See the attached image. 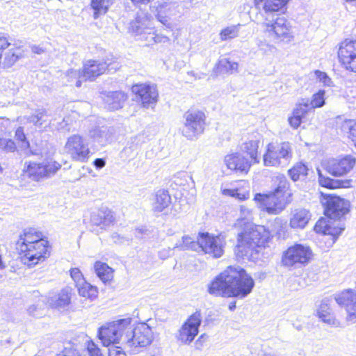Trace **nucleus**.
Returning a JSON list of instances; mask_svg holds the SVG:
<instances>
[{"label":"nucleus","mask_w":356,"mask_h":356,"mask_svg":"<svg viewBox=\"0 0 356 356\" xmlns=\"http://www.w3.org/2000/svg\"><path fill=\"white\" fill-rule=\"evenodd\" d=\"M289 0H254L257 7L262 6L266 14L282 10Z\"/></svg>","instance_id":"obj_30"},{"label":"nucleus","mask_w":356,"mask_h":356,"mask_svg":"<svg viewBox=\"0 0 356 356\" xmlns=\"http://www.w3.org/2000/svg\"><path fill=\"white\" fill-rule=\"evenodd\" d=\"M72 289L70 286L63 288L55 297L54 305L56 307H65L70 303Z\"/></svg>","instance_id":"obj_37"},{"label":"nucleus","mask_w":356,"mask_h":356,"mask_svg":"<svg viewBox=\"0 0 356 356\" xmlns=\"http://www.w3.org/2000/svg\"><path fill=\"white\" fill-rule=\"evenodd\" d=\"M342 95L348 102H353L356 98V86L353 85L346 86L342 90Z\"/></svg>","instance_id":"obj_49"},{"label":"nucleus","mask_w":356,"mask_h":356,"mask_svg":"<svg viewBox=\"0 0 356 356\" xmlns=\"http://www.w3.org/2000/svg\"><path fill=\"white\" fill-rule=\"evenodd\" d=\"M259 144V139H251L243 143L240 147L241 152L248 154L251 159V161L254 163L259 162L258 158Z\"/></svg>","instance_id":"obj_32"},{"label":"nucleus","mask_w":356,"mask_h":356,"mask_svg":"<svg viewBox=\"0 0 356 356\" xmlns=\"http://www.w3.org/2000/svg\"><path fill=\"white\" fill-rule=\"evenodd\" d=\"M241 24L228 26L222 29L220 33L221 40H227L236 38L238 35Z\"/></svg>","instance_id":"obj_45"},{"label":"nucleus","mask_w":356,"mask_h":356,"mask_svg":"<svg viewBox=\"0 0 356 356\" xmlns=\"http://www.w3.org/2000/svg\"><path fill=\"white\" fill-rule=\"evenodd\" d=\"M183 120L181 131L187 139H196L204 132L206 124V115L204 112L196 109L188 110L184 114Z\"/></svg>","instance_id":"obj_6"},{"label":"nucleus","mask_w":356,"mask_h":356,"mask_svg":"<svg viewBox=\"0 0 356 356\" xmlns=\"http://www.w3.org/2000/svg\"><path fill=\"white\" fill-rule=\"evenodd\" d=\"M270 236V232L263 225L248 224L244 231L238 234L237 249L243 257H252L258 252Z\"/></svg>","instance_id":"obj_3"},{"label":"nucleus","mask_w":356,"mask_h":356,"mask_svg":"<svg viewBox=\"0 0 356 356\" xmlns=\"http://www.w3.org/2000/svg\"><path fill=\"white\" fill-rule=\"evenodd\" d=\"M349 138L352 140L356 146V122H350L349 124Z\"/></svg>","instance_id":"obj_58"},{"label":"nucleus","mask_w":356,"mask_h":356,"mask_svg":"<svg viewBox=\"0 0 356 356\" xmlns=\"http://www.w3.org/2000/svg\"><path fill=\"white\" fill-rule=\"evenodd\" d=\"M307 167L302 163H297L293 168L289 170V174L291 179L294 181L304 179L307 175Z\"/></svg>","instance_id":"obj_44"},{"label":"nucleus","mask_w":356,"mask_h":356,"mask_svg":"<svg viewBox=\"0 0 356 356\" xmlns=\"http://www.w3.org/2000/svg\"><path fill=\"white\" fill-rule=\"evenodd\" d=\"M312 257L313 252L309 246L296 243L283 252L282 264L287 268L300 267L309 264Z\"/></svg>","instance_id":"obj_7"},{"label":"nucleus","mask_w":356,"mask_h":356,"mask_svg":"<svg viewBox=\"0 0 356 356\" xmlns=\"http://www.w3.org/2000/svg\"><path fill=\"white\" fill-rule=\"evenodd\" d=\"M0 149L6 152H14L16 149L15 142L11 139L3 138Z\"/></svg>","instance_id":"obj_52"},{"label":"nucleus","mask_w":356,"mask_h":356,"mask_svg":"<svg viewBox=\"0 0 356 356\" xmlns=\"http://www.w3.org/2000/svg\"><path fill=\"white\" fill-rule=\"evenodd\" d=\"M334 299L337 304L346 312V321L354 323L356 322V290L348 289L336 294Z\"/></svg>","instance_id":"obj_17"},{"label":"nucleus","mask_w":356,"mask_h":356,"mask_svg":"<svg viewBox=\"0 0 356 356\" xmlns=\"http://www.w3.org/2000/svg\"><path fill=\"white\" fill-rule=\"evenodd\" d=\"M201 322L202 315L200 312L197 311L191 315L179 330V340L184 343L192 342L198 334Z\"/></svg>","instance_id":"obj_19"},{"label":"nucleus","mask_w":356,"mask_h":356,"mask_svg":"<svg viewBox=\"0 0 356 356\" xmlns=\"http://www.w3.org/2000/svg\"><path fill=\"white\" fill-rule=\"evenodd\" d=\"M87 350L90 356H104L100 349L93 342L88 343Z\"/></svg>","instance_id":"obj_55"},{"label":"nucleus","mask_w":356,"mask_h":356,"mask_svg":"<svg viewBox=\"0 0 356 356\" xmlns=\"http://www.w3.org/2000/svg\"><path fill=\"white\" fill-rule=\"evenodd\" d=\"M289 123L293 129H297L302 122V119L299 115H293L289 118Z\"/></svg>","instance_id":"obj_57"},{"label":"nucleus","mask_w":356,"mask_h":356,"mask_svg":"<svg viewBox=\"0 0 356 356\" xmlns=\"http://www.w3.org/2000/svg\"><path fill=\"white\" fill-rule=\"evenodd\" d=\"M293 115H299L300 118L304 119L307 115L310 113H314L312 106L309 104L308 99H302L298 104H296V108L293 109Z\"/></svg>","instance_id":"obj_43"},{"label":"nucleus","mask_w":356,"mask_h":356,"mask_svg":"<svg viewBox=\"0 0 356 356\" xmlns=\"http://www.w3.org/2000/svg\"><path fill=\"white\" fill-rule=\"evenodd\" d=\"M127 332L126 344L129 347L147 346L152 343L154 338L152 328L146 323H140L134 328L131 323Z\"/></svg>","instance_id":"obj_12"},{"label":"nucleus","mask_w":356,"mask_h":356,"mask_svg":"<svg viewBox=\"0 0 356 356\" xmlns=\"http://www.w3.org/2000/svg\"><path fill=\"white\" fill-rule=\"evenodd\" d=\"M39 241H45L42 238L41 232L35 231L33 229H25L23 234H20L17 243V249L23 250L27 249L29 245H35Z\"/></svg>","instance_id":"obj_25"},{"label":"nucleus","mask_w":356,"mask_h":356,"mask_svg":"<svg viewBox=\"0 0 356 356\" xmlns=\"http://www.w3.org/2000/svg\"><path fill=\"white\" fill-rule=\"evenodd\" d=\"M171 203V197L165 190H159L156 192L152 203V210L154 213H160L168 208Z\"/></svg>","instance_id":"obj_29"},{"label":"nucleus","mask_w":356,"mask_h":356,"mask_svg":"<svg viewBox=\"0 0 356 356\" xmlns=\"http://www.w3.org/2000/svg\"><path fill=\"white\" fill-rule=\"evenodd\" d=\"M89 136L98 143L104 145L109 139L108 129L106 127H97L89 131Z\"/></svg>","instance_id":"obj_39"},{"label":"nucleus","mask_w":356,"mask_h":356,"mask_svg":"<svg viewBox=\"0 0 356 356\" xmlns=\"http://www.w3.org/2000/svg\"><path fill=\"white\" fill-rule=\"evenodd\" d=\"M332 219L321 218L319 219L315 226L314 230L317 233L332 235L334 237L338 236L343 231L344 228L332 226Z\"/></svg>","instance_id":"obj_26"},{"label":"nucleus","mask_w":356,"mask_h":356,"mask_svg":"<svg viewBox=\"0 0 356 356\" xmlns=\"http://www.w3.org/2000/svg\"><path fill=\"white\" fill-rule=\"evenodd\" d=\"M132 91L135 93L142 106L145 108H153L159 99V93L156 86L146 83L133 86Z\"/></svg>","instance_id":"obj_18"},{"label":"nucleus","mask_w":356,"mask_h":356,"mask_svg":"<svg viewBox=\"0 0 356 356\" xmlns=\"http://www.w3.org/2000/svg\"><path fill=\"white\" fill-rule=\"evenodd\" d=\"M63 82L66 85L75 83L76 87L81 86L83 79V71L70 69L65 72L62 76Z\"/></svg>","instance_id":"obj_35"},{"label":"nucleus","mask_w":356,"mask_h":356,"mask_svg":"<svg viewBox=\"0 0 356 356\" xmlns=\"http://www.w3.org/2000/svg\"><path fill=\"white\" fill-rule=\"evenodd\" d=\"M15 138L18 141L21 142L22 148L28 149L30 147L29 142L26 140L23 127H19L17 129Z\"/></svg>","instance_id":"obj_48"},{"label":"nucleus","mask_w":356,"mask_h":356,"mask_svg":"<svg viewBox=\"0 0 356 356\" xmlns=\"http://www.w3.org/2000/svg\"><path fill=\"white\" fill-rule=\"evenodd\" d=\"M167 8L166 3L159 4L156 8V17L157 19L163 25L167 27H170V23L168 22V17L167 15H161L162 9Z\"/></svg>","instance_id":"obj_51"},{"label":"nucleus","mask_w":356,"mask_h":356,"mask_svg":"<svg viewBox=\"0 0 356 356\" xmlns=\"http://www.w3.org/2000/svg\"><path fill=\"white\" fill-rule=\"evenodd\" d=\"M291 156V146L289 143H270L267 145L266 152L264 155V164L266 166L277 167L282 165L283 161H287Z\"/></svg>","instance_id":"obj_10"},{"label":"nucleus","mask_w":356,"mask_h":356,"mask_svg":"<svg viewBox=\"0 0 356 356\" xmlns=\"http://www.w3.org/2000/svg\"><path fill=\"white\" fill-rule=\"evenodd\" d=\"M61 168V165L52 159L42 162H26L23 170L24 175L33 181H40L54 175Z\"/></svg>","instance_id":"obj_8"},{"label":"nucleus","mask_w":356,"mask_h":356,"mask_svg":"<svg viewBox=\"0 0 356 356\" xmlns=\"http://www.w3.org/2000/svg\"><path fill=\"white\" fill-rule=\"evenodd\" d=\"M347 3L356 6V0H345Z\"/></svg>","instance_id":"obj_64"},{"label":"nucleus","mask_w":356,"mask_h":356,"mask_svg":"<svg viewBox=\"0 0 356 356\" xmlns=\"http://www.w3.org/2000/svg\"><path fill=\"white\" fill-rule=\"evenodd\" d=\"M27 121L33 123L37 128H42L48 121V115L45 110H38L27 118Z\"/></svg>","instance_id":"obj_40"},{"label":"nucleus","mask_w":356,"mask_h":356,"mask_svg":"<svg viewBox=\"0 0 356 356\" xmlns=\"http://www.w3.org/2000/svg\"><path fill=\"white\" fill-rule=\"evenodd\" d=\"M355 164V159L350 156L341 159H332L328 161L326 170L334 176H343L349 172Z\"/></svg>","instance_id":"obj_22"},{"label":"nucleus","mask_w":356,"mask_h":356,"mask_svg":"<svg viewBox=\"0 0 356 356\" xmlns=\"http://www.w3.org/2000/svg\"><path fill=\"white\" fill-rule=\"evenodd\" d=\"M254 286L252 277L240 266H229L209 285L208 292L214 296L244 298Z\"/></svg>","instance_id":"obj_1"},{"label":"nucleus","mask_w":356,"mask_h":356,"mask_svg":"<svg viewBox=\"0 0 356 356\" xmlns=\"http://www.w3.org/2000/svg\"><path fill=\"white\" fill-rule=\"evenodd\" d=\"M94 269L97 277L104 283L110 282L113 278V269L106 263L96 261Z\"/></svg>","instance_id":"obj_33"},{"label":"nucleus","mask_w":356,"mask_h":356,"mask_svg":"<svg viewBox=\"0 0 356 356\" xmlns=\"http://www.w3.org/2000/svg\"><path fill=\"white\" fill-rule=\"evenodd\" d=\"M149 24V21L146 16H138L136 18L135 21L131 22V29L138 35L147 33L148 35L145 38V40L149 43H165L170 41L169 38L165 35L148 32V30H149L148 27Z\"/></svg>","instance_id":"obj_20"},{"label":"nucleus","mask_w":356,"mask_h":356,"mask_svg":"<svg viewBox=\"0 0 356 356\" xmlns=\"http://www.w3.org/2000/svg\"><path fill=\"white\" fill-rule=\"evenodd\" d=\"M201 250L213 258L221 257L225 252L226 245L225 237L222 235H213L209 232H200L197 236Z\"/></svg>","instance_id":"obj_9"},{"label":"nucleus","mask_w":356,"mask_h":356,"mask_svg":"<svg viewBox=\"0 0 356 356\" xmlns=\"http://www.w3.org/2000/svg\"><path fill=\"white\" fill-rule=\"evenodd\" d=\"M317 315L320 319L324 323L338 327L339 322L334 317L330 312V308L326 301H322L319 308L317 310Z\"/></svg>","instance_id":"obj_34"},{"label":"nucleus","mask_w":356,"mask_h":356,"mask_svg":"<svg viewBox=\"0 0 356 356\" xmlns=\"http://www.w3.org/2000/svg\"><path fill=\"white\" fill-rule=\"evenodd\" d=\"M56 120H54L50 122L53 127H54L58 130L61 129H66L67 131H70V128L67 127L68 126V118H64L61 122H56Z\"/></svg>","instance_id":"obj_56"},{"label":"nucleus","mask_w":356,"mask_h":356,"mask_svg":"<svg viewBox=\"0 0 356 356\" xmlns=\"http://www.w3.org/2000/svg\"><path fill=\"white\" fill-rule=\"evenodd\" d=\"M170 250H163L162 251H160L159 252V257L161 258L162 259H166L167 257H168L170 256Z\"/></svg>","instance_id":"obj_61"},{"label":"nucleus","mask_w":356,"mask_h":356,"mask_svg":"<svg viewBox=\"0 0 356 356\" xmlns=\"http://www.w3.org/2000/svg\"><path fill=\"white\" fill-rule=\"evenodd\" d=\"M241 212L242 213L244 218H246L248 215H250V211L245 208L244 206L241 207Z\"/></svg>","instance_id":"obj_62"},{"label":"nucleus","mask_w":356,"mask_h":356,"mask_svg":"<svg viewBox=\"0 0 356 356\" xmlns=\"http://www.w3.org/2000/svg\"><path fill=\"white\" fill-rule=\"evenodd\" d=\"M311 218L309 211L305 209H296L292 211L290 226L292 228H304Z\"/></svg>","instance_id":"obj_27"},{"label":"nucleus","mask_w":356,"mask_h":356,"mask_svg":"<svg viewBox=\"0 0 356 356\" xmlns=\"http://www.w3.org/2000/svg\"><path fill=\"white\" fill-rule=\"evenodd\" d=\"M224 162L229 169L244 173H248L252 163L238 152L227 155Z\"/></svg>","instance_id":"obj_24"},{"label":"nucleus","mask_w":356,"mask_h":356,"mask_svg":"<svg viewBox=\"0 0 356 356\" xmlns=\"http://www.w3.org/2000/svg\"><path fill=\"white\" fill-rule=\"evenodd\" d=\"M151 0H131V1L136 4V5H140V4H147Z\"/></svg>","instance_id":"obj_63"},{"label":"nucleus","mask_w":356,"mask_h":356,"mask_svg":"<svg viewBox=\"0 0 356 356\" xmlns=\"http://www.w3.org/2000/svg\"><path fill=\"white\" fill-rule=\"evenodd\" d=\"M318 182L321 186L327 188L339 187L336 181L328 177H325L321 173H319Z\"/></svg>","instance_id":"obj_50"},{"label":"nucleus","mask_w":356,"mask_h":356,"mask_svg":"<svg viewBox=\"0 0 356 356\" xmlns=\"http://www.w3.org/2000/svg\"><path fill=\"white\" fill-rule=\"evenodd\" d=\"M174 248H179L181 250H192L199 251L200 244L197 239L195 241L189 236H184L181 241L177 243Z\"/></svg>","instance_id":"obj_42"},{"label":"nucleus","mask_w":356,"mask_h":356,"mask_svg":"<svg viewBox=\"0 0 356 356\" xmlns=\"http://www.w3.org/2000/svg\"><path fill=\"white\" fill-rule=\"evenodd\" d=\"M115 0H91V7L94 10V18L97 19L104 15Z\"/></svg>","instance_id":"obj_38"},{"label":"nucleus","mask_w":356,"mask_h":356,"mask_svg":"<svg viewBox=\"0 0 356 356\" xmlns=\"http://www.w3.org/2000/svg\"><path fill=\"white\" fill-rule=\"evenodd\" d=\"M65 151L72 160L86 162L90 154L88 143L79 134L70 136L65 145Z\"/></svg>","instance_id":"obj_11"},{"label":"nucleus","mask_w":356,"mask_h":356,"mask_svg":"<svg viewBox=\"0 0 356 356\" xmlns=\"http://www.w3.org/2000/svg\"><path fill=\"white\" fill-rule=\"evenodd\" d=\"M314 74L317 79L319 80L320 82H322L325 86H330L331 83V79L328 77L325 72L316 70L314 72Z\"/></svg>","instance_id":"obj_54"},{"label":"nucleus","mask_w":356,"mask_h":356,"mask_svg":"<svg viewBox=\"0 0 356 356\" xmlns=\"http://www.w3.org/2000/svg\"><path fill=\"white\" fill-rule=\"evenodd\" d=\"M47 241H39L35 245H29L27 249L19 250L22 256V261L28 266H33L40 261L43 260L47 254Z\"/></svg>","instance_id":"obj_16"},{"label":"nucleus","mask_w":356,"mask_h":356,"mask_svg":"<svg viewBox=\"0 0 356 356\" xmlns=\"http://www.w3.org/2000/svg\"><path fill=\"white\" fill-rule=\"evenodd\" d=\"M238 63L232 62L228 58H220L216 65V72L219 74H232L236 72Z\"/></svg>","instance_id":"obj_36"},{"label":"nucleus","mask_w":356,"mask_h":356,"mask_svg":"<svg viewBox=\"0 0 356 356\" xmlns=\"http://www.w3.org/2000/svg\"><path fill=\"white\" fill-rule=\"evenodd\" d=\"M115 222V213L106 207H101L90 214V222L102 229H106Z\"/></svg>","instance_id":"obj_23"},{"label":"nucleus","mask_w":356,"mask_h":356,"mask_svg":"<svg viewBox=\"0 0 356 356\" xmlns=\"http://www.w3.org/2000/svg\"><path fill=\"white\" fill-rule=\"evenodd\" d=\"M22 56L19 47H13L8 38L0 34V68L11 67Z\"/></svg>","instance_id":"obj_13"},{"label":"nucleus","mask_w":356,"mask_h":356,"mask_svg":"<svg viewBox=\"0 0 356 356\" xmlns=\"http://www.w3.org/2000/svg\"><path fill=\"white\" fill-rule=\"evenodd\" d=\"M70 276L74 282L76 287L86 282L82 273L77 268H74L70 270Z\"/></svg>","instance_id":"obj_47"},{"label":"nucleus","mask_w":356,"mask_h":356,"mask_svg":"<svg viewBox=\"0 0 356 356\" xmlns=\"http://www.w3.org/2000/svg\"><path fill=\"white\" fill-rule=\"evenodd\" d=\"M127 99V96L124 92L115 91L109 93L106 96L105 102L108 109L115 111L121 108Z\"/></svg>","instance_id":"obj_31"},{"label":"nucleus","mask_w":356,"mask_h":356,"mask_svg":"<svg viewBox=\"0 0 356 356\" xmlns=\"http://www.w3.org/2000/svg\"><path fill=\"white\" fill-rule=\"evenodd\" d=\"M224 194L229 195L232 197H236L238 198L239 200H245L248 197V194H241L238 192V191H232V190H225Z\"/></svg>","instance_id":"obj_59"},{"label":"nucleus","mask_w":356,"mask_h":356,"mask_svg":"<svg viewBox=\"0 0 356 356\" xmlns=\"http://www.w3.org/2000/svg\"><path fill=\"white\" fill-rule=\"evenodd\" d=\"M93 163L97 169H101L105 166L106 162L103 159H96Z\"/></svg>","instance_id":"obj_60"},{"label":"nucleus","mask_w":356,"mask_h":356,"mask_svg":"<svg viewBox=\"0 0 356 356\" xmlns=\"http://www.w3.org/2000/svg\"><path fill=\"white\" fill-rule=\"evenodd\" d=\"M325 213L330 219H339L349 211V202L338 196L329 195L322 200Z\"/></svg>","instance_id":"obj_15"},{"label":"nucleus","mask_w":356,"mask_h":356,"mask_svg":"<svg viewBox=\"0 0 356 356\" xmlns=\"http://www.w3.org/2000/svg\"><path fill=\"white\" fill-rule=\"evenodd\" d=\"M118 66L119 64L115 61L88 60L83 65V79L84 81L93 80L106 70L108 72L115 71Z\"/></svg>","instance_id":"obj_14"},{"label":"nucleus","mask_w":356,"mask_h":356,"mask_svg":"<svg viewBox=\"0 0 356 356\" xmlns=\"http://www.w3.org/2000/svg\"><path fill=\"white\" fill-rule=\"evenodd\" d=\"M257 47L260 51H262L265 54L273 51L275 49L274 46L266 42L265 40H259L257 43Z\"/></svg>","instance_id":"obj_53"},{"label":"nucleus","mask_w":356,"mask_h":356,"mask_svg":"<svg viewBox=\"0 0 356 356\" xmlns=\"http://www.w3.org/2000/svg\"><path fill=\"white\" fill-rule=\"evenodd\" d=\"M264 32L275 43L288 44L294 40V28L284 17L274 19L265 18L261 23Z\"/></svg>","instance_id":"obj_4"},{"label":"nucleus","mask_w":356,"mask_h":356,"mask_svg":"<svg viewBox=\"0 0 356 356\" xmlns=\"http://www.w3.org/2000/svg\"><path fill=\"white\" fill-rule=\"evenodd\" d=\"M289 184L284 177H280L278 186L269 194L257 193L254 200L260 204L262 210L270 215L282 212L292 199Z\"/></svg>","instance_id":"obj_2"},{"label":"nucleus","mask_w":356,"mask_h":356,"mask_svg":"<svg viewBox=\"0 0 356 356\" xmlns=\"http://www.w3.org/2000/svg\"><path fill=\"white\" fill-rule=\"evenodd\" d=\"M27 121L33 123L37 128H42L48 121V115L45 110H38L27 118Z\"/></svg>","instance_id":"obj_41"},{"label":"nucleus","mask_w":356,"mask_h":356,"mask_svg":"<svg viewBox=\"0 0 356 356\" xmlns=\"http://www.w3.org/2000/svg\"><path fill=\"white\" fill-rule=\"evenodd\" d=\"M338 55L339 60L347 70L356 72V40H346L342 42Z\"/></svg>","instance_id":"obj_21"},{"label":"nucleus","mask_w":356,"mask_h":356,"mask_svg":"<svg viewBox=\"0 0 356 356\" xmlns=\"http://www.w3.org/2000/svg\"><path fill=\"white\" fill-rule=\"evenodd\" d=\"M325 94V90H320L318 92L313 95L312 100L309 101V104L312 106L314 111L315 108H321L324 106Z\"/></svg>","instance_id":"obj_46"},{"label":"nucleus","mask_w":356,"mask_h":356,"mask_svg":"<svg viewBox=\"0 0 356 356\" xmlns=\"http://www.w3.org/2000/svg\"><path fill=\"white\" fill-rule=\"evenodd\" d=\"M78 291L79 295L85 298L86 302L83 307H89L90 303L94 301L98 297L99 291L97 286L92 285L88 282L81 284L80 286L76 287Z\"/></svg>","instance_id":"obj_28"},{"label":"nucleus","mask_w":356,"mask_h":356,"mask_svg":"<svg viewBox=\"0 0 356 356\" xmlns=\"http://www.w3.org/2000/svg\"><path fill=\"white\" fill-rule=\"evenodd\" d=\"M132 320L126 318L113 321L102 326L98 331V336L104 346L120 343H127V329Z\"/></svg>","instance_id":"obj_5"}]
</instances>
